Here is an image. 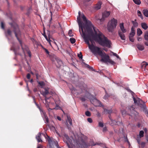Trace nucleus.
<instances>
[{
    "label": "nucleus",
    "instance_id": "obj_25",
    "mask_svg": "<svg viewBox=\"0 0 148 148\" xmlns=\"http://www.w3.org/2000/svg\"><path fill=\"white\" fill-rule=\"evenodd\" d=\"M132 22L133 24L134 27H136L138 26V23L136 22L135 20L134 21H132Z\"/></svg>",
    "mask_w": 148,
    "mask_h": 148
},
{
    "label": "nucleus",
    "instance_id": "obj_28",
    "mask_svg": "<svg viewBox=\"0 0 148 148\" xmlns=\"http://www.w3.org/2000/svg\"><path fill=\"white\" fill-rule=\"evenodd\" d=\"M144 132L143 131H140L139 133V136L140 137H143L144 136Z\"/></svg>",
    "mask_w": 148,
    "mask_h": 148
},
{
    "label": "nucleus",
    "instance_id": "obj_39",
    "mask_svg": "<svg viewBox=\"0 0 148 148\" xmlns=\"http://www.w3.org/2000/svg\"><path fill=\"white\" fill-rule=\"evenodd\" d=\"M11 32L10 30H8L7 32V33L8 35H11Z\"/></svg>",
    "mask_w": 148,
    "mask_h": 148
},
{
    "label": "nucleus",
    "instance_id": "obj_2",
    "mask_svg": "<svg viewBox=\"0 0 148 148\" xmlns=\"http://www.w3.org/2000/svg\"><path fill=\"white\" fill-rule=\"evenodd\" d=\"M84 135L80 137L76 134L70 138L66 134L63 135V140L66 143L69 148H86L90 146H93L98 145L97 143H94L93 140H90L89 143H86L83 138H86Z\"/></svg>",
    "mask_w": 148,
    "mask_h": 148
},
{
    "label": "nucleus",
    "instance_id": "obj_4",
    "mask_svg": "<svg viewBox=\"0 0 148 148\" xmlns=\"http://www.w3.org/2000/svg\"><path fill=\"white\" fill-rule=\"evenodd\" d=\"M47 139L49 143V148H54V146L58 148L59 145L57 141L53 138H50L48 136Z\"/></svg>",
    "mask_w": 148,
    "mask_h": 148
},
{
    "label": "nucleus",
    "instance_id": "obj_47",
    "mask_svg": "<svg viewBox=\"0 0 148 148\" xmlns=\"http://www.w3.org/2000/svg\"><path fill=\"white\" fill-rule=\"evenodd\" d=\"M37 148H43L42 146L40 145H38Z\"/></svg>",
    "mask_w": 148,
    "mask_h": 148
},
{
    "label": "nucleus",
    "instance_id": "obj_26",
    "mask_svg": "<svg viewBox=\"0 0 148 148\" xmlns=\"http://www.w3.org/2000/svg\"><path fill=\"white\" fill-rule=\"evenodd\" d=\"M135 4L139 5L140 4L141 2L140 0H133Z\"/></svg>",
    "mask_w": 148,
    "mask_h": 148
},
{
    "label": "nucleus",
    "instance_id": "obj_3",
    "mask_svg": "<svg viewBox=\"0 0 148 148\" xmlns=\"http://www.w3.org/2000/svg\"><path fill=\"white\" fill-rule=\"evenodd\" d=\"M117 24V20L113 18L110 21L108 25V29L109 32H112L113 30L116 28Z\"/></svg>",
    "mask_w": 148,
    "mask_h": 148
},
{
    "label": "nucleus",
    "instance_id": "obj_27",
    "mask_svg": "<svg viewBox=\"0 0 148 148\" xmlns=\"http://www.w3.org/2000/svg\"><path fill=\"white\" fill-rule=\"evenodd\" d=\"M38 83L41 87L42 88L43 86L45 85V83L43 82H38Z\"/></svg>",
    "mask_w": 148,
    "mask_h": 148
},
{
    "label": "nucleus",
    "instance_id": "obj_57",
    "mask_svg": "<svg viewBox=\"0 0 148 148\" xmlns=\"http://www.w3.org/2000/svg\"><path fill=\"white\" fill-rule=\"evenodd\" d=\"M81 99L82 101H85V99L84 98H82Z\"/></svg>",
    "mask_w": 148,
    "mask_h": 148
},
{
    "label": "nucleus",
    "instance_id": "obj_31",
    "mask_svg": "<svg viewBox=\"0 0 148 148\" xmlns=\"http://www.w3.org/2000/svg\"><path fill=\"white\" fill-rule=\"evenodd\" d=\"M77 56L78 57H79L80 59H82L83 56L81 52H80L79 53H78Z\"/></svg>",
    "mask_w": 148,
    "mask_h": 148
},
{
    "label": "nucleus",
    "instance_id": "obj_10",
    "mask_svg": "<svg viewBox=\"0 0 148 148\" xmlns=\"http://www.w3.org/2000/svg\"><path fill=\"white\" fill-rule=\"evenodd\" d=\"M110 14V11H105L102 13V18L103 19L108 17Z\"/></svg>",
    "mask_w": 148,
    "mask_h": 148
},
{
    "label": "nucleus",
    "instance_id": "obj_44",
    "mask_svg": "<svg viewBox=\"0 0 148 148\" xmlns=\"http://www.w3.org/2000/svg\"><path fill=\"white\" fill-rule=\"evenodd\" d=\"M27 53L30 57H31V53L30 51H27Z\"/></svg>",
    "mask_w": 148,
    "mask_h": 148
},
{
    "label": "nucleus",
    "instance_id": "obj_12",
    "mask_svg": "<svg viewBox=\"0 0 148 148\" xmlns=\"http://www.w3.org/2000/svg\"><path fill=\"white\" fill-rule=\"evenodd\" d=\"M119 27L121 30L122 31V32L125 33L126 32L127 30L124 27L123 23H120L119 24Z\"/></svg>",
    "mask_w": 148,
    "mask_h": 148
},
{
    "label": "nucleus",
    "instance_id": "obj_36",
    "mask_svg": "<svg viewBox=\"0 0 148 148\" xmlns=\"http://www.w3.org/2000/svg\"><path fill=\"white\" fill-rule=\"evenodd\" d=\"M87 121L89 122L90 123H92V119L90 118H88L87 119Z\"/></svg>",
    "mask_w": 148,
    "mask_h": 148
},
{
    "label": "nucleus",
    "instance_id": "obj_8",
    "mask_svg": "<svg viewBox=\"0 0 148 148\" xmlns=\"http://www.w3.org/2000/svg\"><path fill=\"white\" fill-rule=\"evenodd\" d=\"M133 99L134 103L138 105L139 106L143 103L142 101L139 98L137 97L136 98L134 97H133Z\"/></svg>",
    "mask_w": 148,
    "mask_h": 148
},
{
    "label": "nucleus",
    "instance_id": "obj_15",
    "mask_svg": "<svg viewBox=\"0 0 148 148\" xmlns=\"http://www.w3.org/2000/svg\"><path fill=\"white\" fill-rule=\"evenodd\" d=\"M101 2L99 1L96 5L95 7V9L96 10H99L101 8Z\"/></svg>",
    "mask_w": 148,
    "mask_h": 148
},
{
    "label": "nucleus",
    "instance_id": "obj_43",
    "mask_svg": "<svg viewBox=\"0 0 148 148\" xmlns=\"http://www.w3.org/2000/svg\"><path fill=\"white\" fill-rule=\"evenodd\" d=\"M137 40L139 41H141L142 40V38H140V37H137Z\"/></svg>",
    "mask_w": 148,
    "mask_h": 148
},
{
    "label": "nucleus",
    "instance_id": "obj_52",
    "mask_svg": "<svg viewBox=\"0 0 148 148\" xmlns=\"http://www.w3.org/2000/svg\"><path fill=\"white\" fill-rule=\"evenodd\" d=\"M107 96H106V95H105V96H104L103 98L105 99H107Z\"/></svg>",
    "mask_w": 148,
    "mask_h": 148
},
{
    "label": "nucleus",
    "instance_id": "obj_19",
    "mask_svg": "<svg viewBox=\"0 0 148 148\" xmlns=\"http://www.w3.org/2000/svg\"><path fill=\"white\" fill-rule=\"evenodd\" d=\"M137 48L140 50H144V48L143 46L142 45L138 44L137 45Z\"/></svg>",
    "mask_w": 148,
    "mask_h": 148
},
{
    "label": "nucleus",
    "instance_id": "obj_24",
    "mask_svg": "<svg viewBox=\"0 0 148 148\" xmlns=\"http://www.w3.org/2000/svg\"><path fill=\"white\" fill-rule=\"evenodd\" d=\"M57 63L58 64V65L57 64V66L58 67H59L60 66H61L62 64V61L60 60H58L57 61Z\"/></svg>",
    "mask_w": 148,
    "mask_h": 148
},
{
    "label": "nucleus",
    "instance_id": "obj_41",
    "mask_svg": "<svg viewBox=\"0 0 148 148\" xmlns=\"http://www.w3.org/2000/svg\"><path fill=\"white\" fill-rule=\"evenodd\" d=\"M30 76H31L29 74V73L28 74H27V78L28 79H29L30 78Z\"/></svg>",
    "mask_w": 148,
    "mask_h": 148
},
{
    "label": "nucleus",
    "instance_id": "obj_37",
    "mask_svg": "<svg viewBox=\"0 0 148 148\" xmlns=\"http://www.w3.org/2000/svg\"><path fill=\"white\" fill-rule=\"evenodd\" d=\"M4 24L2 22H1V28L3 29H4Z\"/></svg>",
    "mask_w": 148,
    "mask_h": 148
},
{
    "label": "nucleus",
    "instance_id": "obj_45",
    "mask_svg": "<svg viewBox=\"0 0 148 148\" xmlns=\"http://www.w3.org/2000/svg\"><path fill=\"white\" fill-rule=\"evenodd\" d=\"M57 118L59 121H61V118L59 116H57Z\"/></svg>",
    "mask_w": 148,
    "mask_h": 148
},
{
    "label": "nucleus",
    "instance_id": "obj_18",
    "mask_svg": "<svg viewBox=\"0 0 148 148\" xmlns=\"http://www.w3.org/2000/svg\"><path fill=\"white\" fill-rule=\"evenodd\" d=\"M86 85L85 84H84L82 86H80V89L81 90L82 92H84L86 90Z\"/></svg>",
    "mask_w": 148,
    "mask_h": 148
},
{
    "label": "nucleus",
    "instance_id": "obj_48",
    "mask_svg": "<svg viewBox=\"0 0 148 148\" xmlns=\"http://www.w3.org/2000/svg\"><path fill=\"white\" fill-rule=\"evenodd\" d=\"M106 130H107V128L106 127H104L103 128V132H105V131H106Z\"/></svg>",
    "mask_w": 148,
    "mask_h": 148
},
{
    "label": "nucleus",
    "instance_id": "obj_5",
    "mask_svg": "<svg viewBox=\"0 0 148 148\" xmlns=\"http://www.w3.org/2000/svg\"><path fill=\"white\" fill-rule=\"evenodd\" d=\"M35 103L36 106H38V107L39 109L40 112L41 114L42 115V117L43 119L45 121V123H48L49 122L48 119L46 116L45 113L43 111H42L40 108L38 106V105L36 104V102H35Z\"/></svg>",
    "mask_w": 148,
    "mask_h": 148
},
{
    "label": "nucleus",
    "instance_id": "obj_62",
    "mask_svg": "<svg viewBox=\"0 0 148 148\" xmlns=\"http://www.w3.org/2000/svg\"><path fill=\"white\" fill-rule=\"evenodd\" d=\"M33 82V80H32V79H31V80L30 81V82Z\"/></svg>",
    "mask_w": 148,
    "mask_h": 148
},
{
    "label": "nucleus",
    "instance_id": "obj_16",
    "mask_svg": "<svg viewBox=\"0 0 148 148\" xmlns=\"http://www.w3.org/2000/svg\"><path fill=\"white\" fill-rule=\"evenodd\" d=\"M45 91L44 92L41 91H40L41 93L44 96H45L47 95L49 93L47 89L46 88L45 89Z\"/></svg>",
    "mask_w": 148,
    "mask_h": 148
},
{
    "label": "nucleus",
    "instance_id": "obj_60",
    "mask_svg": "<svg viewBox=\"0 0 148 148\" xmlns=\"http://www.w3.org/2000/svg\"><path fill=\"white\" fill-rule=\"evenodd\" d=\"M20 85H22V82H20Z\"/></svg>",
    "mask_w": 148,
    "mask_h": 148
},
{
    "label": "nucleus",
    "instance_id": "obj_55",
    "mask_svg": "<svg viewBox=\"0 0 148 148\" xmlns=\"http://www.w3.org/2000/svg\"><path fill=\"white\" fill-rule=\"evenodd\" d=\"M116 57L117 58H118L120 60H121V58H119V56H118V55H117L116 56Z\"/></svg>",
    "mask_w": 148,
    "mask_h": 148
},
{
    "label": "nucleus",
    "instance_id": "obj_17",
    "mask_svg": "<svg viewBox=\"0 0 148 148\" xmlns=\"http://www.w3.org/2000/svg\"><path fill=\"white\" fill-rule=\"evenodd\" d=\"M141 26L142 28L145 30H146L148 27L147 24L145 23H142Z\"/></svg>",
    "mask_w": 148,
    "mask_h": 148
},
{
    "label": "nucleus",
    "instance_id": "obj_38",
    "mask_svg": "<svg viewBox=\"0 0 148 148\" xmlns=\"http://www.w3.org/2000/svg\"><path fill=\"white\" fill-rule=\"evenodd\" d=\"M43 48L45 50V52L46 53H47L48 54H49V52L48 51V50L47 49H45V48H44L43 47Z\"/></svg>",
    "mask_w": 148,
    "mask_h": 148
},
{
    "label": "nucleus",
    "instance_id": "obj_53",
    "mask_svg": "<svg viewBox=\"0 0 148 148\" xmlns=\"http://www.w3.org/2000/svg\"><path fill=\"white\" fill-rule=\"evenodd\" d=\"M146 138L148 142V135L146 136Z\"/></svg>",
    "mask_w": 148,
    "mask_h": 148
},
{
    "label": "nucleus",
    "instance_id": "obj_61",
    "mask_svg": "<svg viewBox=\"0 0 148 148\" xmlns=\"http://www.w3.org/2000/svg\"><path fill=\"white\" fill-rule=\"evenodd\" d=\"M87 67L89 68L90 67V66L88 65H87Z\"/></svg>",
    "mask_w": 148,
    "mask_h": 148
},
{
    "label": "nucleus",
    "instance_id": "obj_20",
    "mask_svg": "<svg viewBox=\"0 0 148 148\" xmlns=\"http://www.w3.org/2000/svg\"><path fill=\"white\" fill-rule=\"evenodd\" d=\"M143 33L141 30L140 28H138L137 29V34L138 36H140Z\"/></svg>",
    "mask_w": 148,
    "mask_h": 148
},
{
    "label": "nucleus",
    "instance_id": "obj_9",
    "mask_svg": "<svg viewBox=\"0 0 148 148\" xmlns=\"http://www.w3.org/2000/svg\"><path fill=\"white\" fill-rule=\"evenodd\" d=\"M14 32L18 40H19L18 36V35H20L21 33L18 26L16 25L15 28L14 30Z\"/></svg>",
    "mask_w": 148,
    "mask_h": 148
},
{
    "label": "nucleus",
    "instance_id": "obj_58",
    "mask_svg": "<svg viewBox=\"0 0 148 148\" xmlns=\"http://www.w3.org/2000/svg\"><path fill=\"white\" fill-rule=\"evenodd\" d=\"M137 141H138V143H140V140H137Z\"/></svg>",
    "mask_w": 148,
    "mask_h": 148
},
{
    "label": "nucleus",
    "instance_id": "obj_40",
    "mask_svg": "<svg viewBox=\"0 0 148 148\" xmlns=\"http://www.w3.org/2000/svg\"><path fill=\"white\" fill-rule=\"evenodd\" d=\"M46 39L48 41V42H49V44L50 45H51V42H51V40H50L49 39V38H48L47 37H46Z\"/></svg>",
    "mask_w": 148,
    "mask_h": 148
},
{
    "label": "nucleus",
    "instance_id": "obj_13",
    "mask_svg": "<svg viewBox=\"0 0 148 148\" xmlns=\"http://www.w3.org/2000/svg\"><path fill=\"white\" fill-rule=\"evenodd\" d=\"M118 33L121 39L122 40H125V38L123 33L120 30H119Z\"/></svg>",
    "mask_w": 148,
    "mask_h": 148
},
{
    "label": "nucleus",
    "instance_id": "obj_56",
    "mask_svg": "<svg viewBox=\"0 0 148 148\" xmlns=\"http://www.w3.org/2000/svg\"><path fill=\"white\" fill-rule=\"evenodd\" d=\"M11 50H14V51H15V49H14V48H13V47H11Z\"/></svg>",
    "mask_w": 148,
    "mask_h": 148
},
{
    "label": "nucleus",
    "instance_id": "obj_34",
    "mask_svg": "<svg viewBox=\"0 0 148 148\" xmlns=\"http://www.w3.org/2000/svg\"><path fill=\"white\" fill-rule=\"evenodd\" d=\"M129 38L130 40L132 42L134 41V39L132 37H129Z\"/></svg>",
    "mask_w": 148,
    "mask_h": 148
},
{
    "label": "nucleus",
    "instance_id": "obj_22",
    "mask_svg": "<svg viewBox=\"0 0 148 148\" xmlns=\"http://www.w3.org/2000/svg\"><path fill=\"white\" fill-rule=\"evenodd\" d=\"M144 15L146 17H148V10H143Z\"/></svg>",
    "mask_w": 148,
    "mask_h": 148
},
{
    "label": "nucleus",
    "instance_id": "obj_6",
    "mask_svg": "<svg viewBox=\"0 0 148 148\" xmlns=\"http://www.w3.org/2000/svg\"><path fill=\"white\" fill-rule=\"evenodd\" d=\"M91 102L95 106H101V104L100 102L95 98H93L90 100Z\"/></svg>",
    "mask_w": 148,
    "mask_h": 148
},
{
    "label": "nucleus",
    "instance_id": "obj_23",
    "mask_svg": "<svg viewBox=\"0 0 148 148\" xmlns=\"http://www.w3.org/2000/svg\"><path fill=\"white\" fill-rule=\"evenodd\" d=\"M137 12L138 16H139L142 19H143V17L141 12L140 11L138 10H137Z\"/></svg>",
    "mask_w": 148,
    "mask_h": 148
},
{
    "label": "nucleus",
    "instance_id": "obj_7",
    "mask_svg": "<svg viewBox=\"0 0 148 148\" xmlns=\"http://www.w3.org/2000/svg\"><path fill=\"white\" fill-rule=\"evenodd\" d=\"M45 137V135L43 133H39L36 137V138L38 142H42V136Z\"/></svg>",
    "mask_w": 148,
    "mask_h": 148
},
{
    "label": "nucleus",
    "instance_id": "obj_33",
    "mask_svg": "<svg viewBox=\"0 0 148 148\" xmlns=\"http://www.w3.org/2000/svg\"><path fill=\"white\" fill-rule=\"evenodd\" d=\"M145 62V63L143 64L142 66V68H144V69H145L146 66L148 65V64L145 62Z\"/></svg>",
    "mask_w": 148,
    "mask_h": 148
},
{
    "label": "nucleus",
    "instance_id": "obj_51",
    "mask_svg": "<svg viewBox=\"0 0 148 148\" xmlns=\"http://www.w3.org/2000/svg\"><path fill=\"white\" fill-rule=\"evenodd\" d=\"M47 108H48V110L49 111H50L51 110H52V109H51V108H48L47 107ZM55 109V108H53V109Z\"/></svg>",
    "mask_w": 148,
    "mask_h": 148
},
{
    "label": "nucleus",
    "instance_id": "obj_50",
    "mask_svg": "<svg viewBox=\"0 0 148 148\" xmlns=\"http://www.w3.org/2000/svg\"><path fill=\"white\" fill-rule=\"evenodd\" d=\"M113 54L114 56H116L117 55L116 53H113Z\"/></svg>",
    "mask_w": 148,
    "mask_h": 148
},
{
    "label": "nucleus",
    "instance_id": "obj_32",
    "mask_svg": "<svg viewBox=\"0 0 148 148\" xmlns=\"http://www.w3.org/2000/svg\"><path fill=\"white\" fill-rule=\"evenodd\" d=\"M68 34L69 36L70 37H72L73 36V35L72 34V31L71 30H70L69 31Z\"/></svg>",
    "mask_w": 148,
    "mask_h": 148
},
{
    "label": "nucleus",
    "instance_id": "obj_1",
    "mask_svg": "<svg viewBox=\"0 0 148 148\" xmlns=\"http://www.w3.org/2000/svg\"><path fill=\"white\" fill-rule=\"evenodd\" d=\"M77 21L80 33L91 51L95 55L98 54L101 57V61L107 64H115V62L110 59L108 55L100 50L99 48L95 46L93 44V40H95L100 45L110 48L112 45L110 40L98 29L94 27L83 14H81L80 11L78 12Z\"/></svg>",
    "mask_w": 148,
    "mask_h": 148
},
{
    "label": "nucleus",
    "instance_id": "obj_14",
    "mask_svg": "<svg viewBox=\"0 0 148 148\" xmlns=\"http://www.w3.org/2000/svg\"><path fill=\"white\" fill-rule=\"evenodd\" d=\"M135 30L134 28L133 27H132L131 28V32L129 36L133 37V36H134L135 35Z\"/></svg>",
    "mask_w": 148,
    "mask_h": 148
},
{
    "label": "nucleus",
    "instance_id": "obj_59",
    "mask_svg": "<svg viewBox=\"0 0 148 148\" xmlns=\"http://www.w3.org/2000/svg\"><path fill=\"white\" fill-rule=\"evenodd\" d=\"M90 69H91L92 70H93V68L92 67H90Z\"/></svg>",
    "mask_w": 148,
    "mask_h": 148
},
{
    "label": "nucleus",
    "instance_id": "obj_11",
    "mask_svg": "<svg viewBox=\"0 0 148 148\" xmlns=\"http://www.w3.org/2000/svg\"><path fill=\"white\" fill-rule=\"evenodd\" d=\"M66 125L69 129V127L68 126L69 123L70 125L71 126L72 125V120L70 117L69 116H67V119L66 120Z\"/></svg>",
    "mask_w": 148,
    "mask_h": 148
},
{
    "label": "nucleus",
    "instance_id": "obj_46",
    "mask_svg": "<svg viewBox=\"0 0 148 148\" xmlns=\"http://www.w3.org/2000/svg\"><path fill=\"white\" fill-rule=\"evenodd\" d=\"M45 97V101H46V103L47 102V100L48 99H49V98H48V97H47L46 96H44Z\"/></svg>",
    "mask_w": 148,
    "mask_h": 148
},
{
    "label": "nucleus",
    "instance_id": "obj_49",
    "mask_svg": "<svg viewBox=\"0 0 148 148\" xmlns=\"http://www.w3.org/2000/svg\"><path fill=\"white\" fill-rule=\"evenodd\" d=\"M144 130L145 133H147V129L146 128H145L144 129Z\"/></svg>",
    "mask_w": 148,
    "mask_h": 148
},
{
    "label": "nucleus",
    "instance_id": "obj_42",
    "mask_svg": "<svg viewBox=\"0 0 148 148\" xmlns=\"http://www.w3.org/2000/svg\"><path fill=\"white\" fill-rule=\"evenodd\" d=\"M71 92L73 94H75V93L74 92L75 91V89L74 88H72L71 89Z\"/></svg>",
    "mask_w": 148,
    "mask_h": 148
},
{
    "label": "nucleus",
    "instance_id": "obj_54",
    "mask_svg": "<svg viewBox=\"0 0 148 148\" xmlns=\"http://www.w3.org/2000/svg\"><path fill=\"white\" fill-rule=\"evenodd\" d=\"M145 44L146 45L148 46V42H145Z\"/></svg>",
    "mask_w": 148,
    "mask_h": 148
},
{
    "label": "nucleus",
    "instance_id": "obj_29",
    "mask_svg": "<svg viewBox=\"0 0 148 148\" xmlns=\"http://www.w3.org/2000/svg\"><path fill=\"white\" fill-rule=\"evenodd\" d=\"M85 114L87 116H91V113L88 111L85 112Z\"/></svg>",
    "mask_w": 148,
    "mask_h": 148
},
{
    "label": "nucleus",
    "instance_id": "obj_35",
    "mask_svg": "<svg viewBox=\"0 0 148 148\" xmlns=\"http://www.w3.org/2000/svg\"><path fill=\"white\" fill-rule=\"evenodd\" d=\"M99 127H102L103 126V123L102 122H99Z\"/></svg>",
    "mask_w": 148,
    "mask_h": 148
},
{
    "label": "nucleus",
    "instance_id": "obj_30",
    "mask_svg": "<svg viewBox=\"0 0 148 148\" xmlns=\"http://www.w3.org/2000/svg\"><path fill=\"white\" fill-rule=\"evenodd\" d=\"M70 40L72 44L74 43L75 42V40L74 38H70Z\"/></svg>",
    "mask_w": 148,
    "mask_h": 148
},
{
    "label": "nucleus",
    "instance_id": "obj_21",
    "mask_svg": "<svg viewBox=\"0 0 148 148\" xmlns=\"http://www.w3.org/2000/svg\"><path fill=\"white\" fill-rule=\"evenodd\" d=\"M144 38L145 40L148 41V31H147L145 32Z\"/></svg>",
    "mask_w": 148,
    "mask_h": 148
},
{
    "label": "nucleus",
    "instance_id": "obj_63",
    "mask_svg": "<svg viewBox=\"0 0 148 148\" xmlns=\"http://www.w3.org/2000/svg\"><path fill=\"white\" fill-rule=\"evenodd\" d=\"M36 89L35 90V89H34V92H36Z\"/></svg>",
    "mask_w": 148,
    "mask_h": 148
},
{
    "label": "nucleus",
    "instance_id": "obj_64",
    "mask_svg": "<svg viewBox=\"0 0 148 148\" xmlns=\"http://www.w3.org/2000/svg\"><path fill=\"white\" fill-rule=\"evenodd\" d=\"M45 36V38L46 39V37H47L46 36Z\"/></svg>",
    "mask_w": 148,
    "mask_h": 148
}]
</instances>
